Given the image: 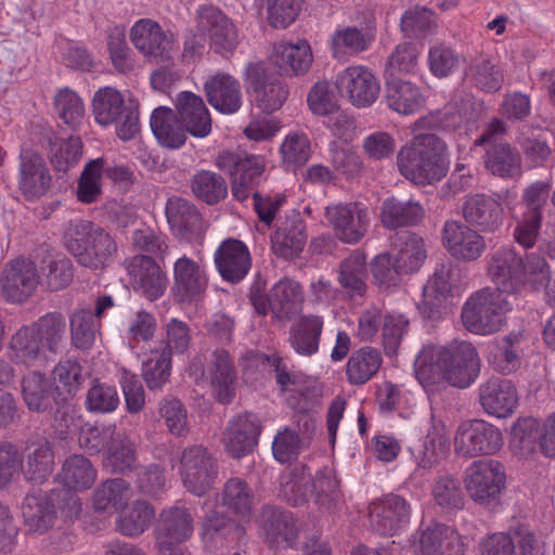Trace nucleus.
I'll return each instance as SVG.
<instances>
[{"label":"nucleus","instance_id":"obj_33","mask_svg":"<svg viewBox=\"0 0 555 555\" xmlns=\"http://www.w3.org/2000/svg\"><path fill=\"white\" fill-rule=\"evenodd\" d=\"M305 294L295 280L284 278L276 282L269 294L271 312L280 321H289L302 310Z\"/></svg>","mask_w":555,"mask_h":555},{"label":"nucleus","instance_id":"obj_34","mask_svg":"<svg viewBox=\"0 0 555 555\" xmlns=\"http://www.w3.org/2000/svg\"><path fill=\"white\" fill-rule=\"evenodd\" d=\"M465 80L481 92L495 93L504 85V72L493 57L478 54L467 64Z\"/></svg>","mask_w":555,"mask_h":555},{"label":"nucleus","instance_id":"obj_12","mask_svg":"<svg viewBox=\"0 0 555 555\" xmlns=\"http://www.w3.org/2000/svg\"><path fill=\"white\" fill-rule=\"evenodd\" d=\"M17 190L28 202H37L52 186V175L44 157L33 149H22L16 173Z\"/></svg>","mask_w":555,"mask_h":555},{"label":"nucleus","instance_id":"obj_3","mask_svg":"<svg viewBox=\"0 0 555 555\" xmlns=\"http://www.w3.org/2000/svg\"><path fill=\"white\" fill-rule=\"evenodd\" d=\"M488 276L501 294H518L527 284H542L550 278V267L537 253L518 255L512 247H501L488 259Z\"/></svg>","mask_w":555,"mask_h":555},{"label":"nucleus","instance_id":"obj_4","mask_svg":"<svg viewBox=\"0 0 555 555\" xmlns=\"http://www.w3.org/2000/svg\"><path fill=\"white\" fill-rule=\"evenodd\" d=\"M444 150V142L436 134L415 135L398 152L399 171L408 180L418 185L438 182L448 172Z\"/></svg>","mask_w":555,"mask_h":555},{"label":"nucleus","instance_id":"obj_43","mask_svg":"<svg viewBox=\"0 0 555 555\" xmlns=\"http://www.w3.org/2000/svg\"><path fill=\"white\" fill-rule=\"evenodd\" d=\"M151 129L158 142L168 149H179L186 140V130L176 112L166 106L155 108L151 115Z\"/></svg>","mask_w":555,"mask_h":555},{"label":"nucleus","instance_id":"obj_49","mask_svg":"<svg viewBox=\"0 0 555 555\" xmlns=\"http://www.w3.org/2000/svg\"><path fill=\"white\" fill-rule=\"evenodd\" d=\"M166 217L172 231L186 237L201 229L202 216L190 201L173 196L167 201Z\"/></svg>","mask_w":555,"mask_h":555},{"label":"nucleus","instance_id":"obj_11","mask_svg":"<svg viewBox=\"0 0 555 555\" xmlns=\"http://www.w3.org/2000/svg\"><path fill=\"white\" fill-rule=\"evenodd\" d=\"M464 482L470 498L487 505L495 501L504 488V466L492 459L474 461L465 470Z\"/></svg>","mask_w":555,"mask_h":555},{"label":"nucleus","instance_id":"obj_15","mask_svg":"<svg viewBox=\"0 0 555 555\" xmlns=\"http://www.w3.org/2000/svg\"><path fill=\"white\" fill-rule=\"evenodd\" d=\"M197 30L208 37L210 48L221 54H231L240 39L235 25L219 8L202 5L196 11Z\"/></svg>","mask_w":555,"mask_h":555},{"label":"nucleus","instance_id":"obj_55","mask_svg":"<svg viewBox=\"0 0 555 555\" xmlns=\"http://www.w3.org/2000/svg\"><path fill=\"white\" fill-rule=\"evenodd\" d=\"M190 186L193 195L209 206L220 203L228 195L225 179L220 173L210 170L195 172Z\"/></svg>","mask_w":555,"mask_h":555},{"label":"nucleus","instance_id":"obj_45","mask_svg":"<svg viewBox=\"0 0 555 555\" xmlns=\"http://www.w3.org/2000/svg\"><path fill=\"white\" fill-rule=\"evenodd\" d=\"M323 319L319 315L308 314L300 317L289 330L292 348L300 356L310 357L318 352Z\"/></svg>","mask_w":555,"mask_h":555},{"label":"nucleus","instance_id":"obj_37","mask_svg":"<svg viewBox=\"0 0 555 555\" xmlns=\"http://www.w3.org/2000/svg\"><path fill=\"white\" fill-rule=\"evenodd\" d=\"M208 373L214 396L220 403H229L235 395V372L233 360L224 349L212 353Z\"/></svg>","mask_w":555,"mask_h":555},{"label":"nucleus","instance_id":"obj_39","mask_svg":"<svg viewBox=\"0 0 555 555\" xmlns=\"http://www.w3.org/2000/svg\"><path fill=\"white\" fill-rule=\"evenodd\" d=\"M380 222L388 229L413 227L425 217L424 207L414 199L386 198L380 206Z\"/></svg>","mask_w":555,"mask_h":555},{"label":"nucleus","instance_id":"obj_56","mask_svg":"<svg viewBox=\"0 0 555 555\" xmlns=\"http://www.w3.org/2000/svg\"><path fill=\"white\" fill-rule=\"evenodd\" d=\"M372 38L357 27L337 29L331 37L332 55L339 61L359 54L369 49Z\"/></svg>","mask_w":555,"mask_h":555},{"label":"nucleus","instance_id":"obj_50","mask_svg":"<svg viewBox=\"0 0 555 555\" xmlns=\"http://www.w3.org/2000/svg\"><path fill=\"white\" fill-rule=\"evenodd\" d=\"M46 354L62 352L65 343L66 323L59 312H49L30 324Z\"/></svg>","mask_w":555,"mask_h":555},{"label":"nucleus","instance_id":"obj_25","mask_svg":"<svg viewBox=\"0 0 555 555\" xmlns=\"http://www.w3.org/2000/svg\"><path fill=\"white\" fill-rule=\"evenodd\" d=\"M410 505L400 495L387 494L369 507L372 527L384 535H392L410 520Z\"/></svg>","mask_w":555,"mask_h":555},{"label":"nucleus","instance_id":"obj_32","mask_svg":"<svg viewBox=\"0 0 555 555\" xmlns=\"http://www.w3.org/2000/svg\"><path fill=\"white\" fill-rule=\"evenodd\" d=\"M271 61L281 75L292 77L307 73L311 67L313 55L306 40L297 43L280 41L273 46Z\"/></svg>","mask_w":555,"mask_h":555},{"label":"nucleus","instance_id":"obj_10","mask_svg":"<svg viewBox=\"0 0 555 555\" xmlns=\"http://www.w3.org/2000/svg\"><path fill=\"white\" fill-rule=\"evenodd\" d=\"M504 444L502 431L483 420L462 423L454 436V451L462 457L492 455Z\"/></svg>","mask_w":555,"mask_h":555},{"label":"nucleus","instance_id":"obj_9","mask_svg":"<svg viewBox=\"0 0 555 555\" xmlns=\"http://www.w3.org/2000/svg\"><path fill=\"white\" fill-rule=\"evenodd\" d=\"M179 473L184 488L202 496L212 488L218 477V462L206 447L193 444L182 450Z\"/></svg>","mask_w":555,"mask_h":555},{"label":"nucleus","instance_id":"obj_8","mask_svg":"<svg viewBox=\"0 0 555 555\" xmlns=\"http://www.w3.org/2000/svg\"><path fill=\"white\" fill-rule=\"evenodd\" d=\"M92 113L99 125H115L116 133L122 141L133 139L140 131L139 102L133 98L125 99L113 87H103L95 91Z\"/></svg>","mask_w":555,"mask_h":555},{"label":"nucleus","instance_id":"obj_20","mask_svg":"<svg viewBox=\"0 0 555 555\" xmlns=\"http://www.w3.org/2000/svg\"><path fill=\"white\" fill-rule=\"evenodd\" d=\"M441 240L448 253L461 261H475L487 249L486 240L479 231L456 220L444 222Z\"/></svg>","mask_w":555,"mask_h":555},{"label":"nucleus","instance_id":"obj_51","mask_svg":"<svg viewBox=\"0 0 555 555\" xmlns=\"http://www.w3.org/2000/svg\"><path fill=\"white\" fill-rule=\"evenodd\" d=\"M382 363V354L376 348L366 346L353 351L346 364L348 383L353 386L364 385L378 373Z\"/></svg>","mask_w":555,"mask_h":555},{"label":"nucleus","instance_id":"obj_61","mask_svg":"<svg viewBox=\"0 0 555 555\" xmlns=\"http://www.w3.org/2000/svg\"><path fill=\"white\" fill-rule=\"evenodd\" d=\"M449 448V438L444 424L434 422L424 438L420 466L431 468L437 465L448 455Z\"/></svg>","mask_w":555,"mask_h":555},{"label":"nucleus","instance_id":"obj_57","mask_svg":"<svg viewBox=\"0 0 555 555\" xmlns=\"http://www.w3.org/2000/svg\"><path fill=\"white\" fill-rule=\"evenodd\" d=\"M310 485L311 498L320 508L331 511L340 502L341 491L334 469H319L313 478L310 477Z\"/></svg>","mask_w":555,"mask_h":555},{"label":"nucleus","instance_id":"obj_42","mask_svg":"<svg viewBox=\"0 0 555 555\" xmlns=\"http://www.w3.org/2000/svg\"><path fill=\"white\" fill-rule=\"evenodd\" d=\"M387 106L402 115L414 114L425 104V96L418 86L408 80L392 79L386 82Z\"/></svg>","mask_w":555,"mask_h":555},{"label":"nucleus","instance_id":"obj_40","mask_svg":"<svg viewBox=\"0 0 555 555\" xmlns=\"http://www.w3.org/2000/svg\"><path fill=\"white\" fill-rule=\"evenodd\" d=\"M423 555H464L462 537L451 527L435 525L428 527L421 535Z\"/></svg>","mask_w":555,"mask_h":555},{"label":"nucleus","instance_id":"obj_60","mask_svg":"<svg viewBox=\"0 0 555 555\" xmlns=\"http://www.w3.org/2000/svg\"><path fill=\"white\" fill-rule=\"evenodd\" d=\"M399 241L398 251L393 255L399 270L404 274L418 271L427 257L425 241L414 233H406Z\"/></svg>","mask_w":555,"mask_h":555},{"label":"nucleus","instance_id":"obj_52","mask_svg":"<svg viewBox=\"0 0 555 555\" xmlns=\"http://www.w3.org/2000/svg\"><path fill=\"white\" fill-rule=\"evenodd\" d=\"M23 398L30 411L44 412L60 398L44 374L31 372L22 382Z\"/></svg>","mask_w":555,"mask_h":555},{"label":"nucleus","instance_id":"obj_31","mask_svg":"<svg viewBox=\"0 0 555 555\" xmlns=\"http://www.w3.org/2000/svg\"><path fill=\"white\" fill-rule=\"evenodd\" d=\"M208 103L222 114L236 113L242 104V89L238 80L227 73H218L204 85Z\"/></svg>","mask_w":555,"mask_h":555},{"label":"nucleus","instance_id":"obj_7","mask_svg":"<svg viewBox=\"0 0 555 555\" xmlns=\"http://www.w3.org/2000/svg\"><path fill=\"white\" fill-rule=\"evenodd\" d=\"M511 310L512 306L505 295L491 287H483L468 297L462 307L461 318L468 332L486 336L503 328Z\"/></svg>","mask_w":555,"mask_h":555},{"label":"nucleus","instance_id":"obj_59","mask_svg":"<svg viewBox=\"0 0 555 555\" xmlns=\"http://www.w3.org/2000/svg\"><path fill=\"white\" fill-rule=\"evenodd\" d=\"M155 518V509L151 503L137 500L124 512L116 521L117 530L126 537L142 534Z\"/></svg>","mask_w":555,"mask_h":555},{"label":"nucleus","instance_id":"obj_19","mask_svg":"<svg viewBox=\"0 0 555 555\" xmlns=\"http://www.w3.org/2000/svg\"><path fill=\"white\" fill-rule=\"evenodd\" d=\"M336 87L357 107L371 106L378 99L380 92L377 76L362 65L349 66L344 69L337 76Z\"/></svg>","mask_w":555,"mask_h":555},{"label":"nucleus","instance_id":"obj_17","mask_svg":"<svg viewBox=\"0 0 555 555\" xmlns=\"http://www.w3.org/2000/svg\"><path fill=\"white\" fill-rule=\"evenodd\" d=\"M0 283L2 295L7 301L25 302L39 284V273L36 263L26 257H16L5 263Z\"/></svg>","mask_w":555,"mask_h":555},{"label":"nucleus","instance_id":"obj_1","mask_svg":"<svg viewBox=\"0 0 555 555\" xmlns=\"http://www.w3.org/2000/svg\"><path fill=\"white\" fill-rule=\"evenodd\" d=\"M478 353L468 341L453 343L449 347L428 345L415 359V373L424 387L447 382L457 388L468 387L478 375Z\"/></svg>","mask_w":555,"mask_h":555},{"label":"nucleus","instance_id":"obj_54","mask_svg":"<svg viewBox=\"0 0 555 555\" xmlns=\"http://www.w3.org/2000/svg\"><path fill=\"white\" fill-rule=\"evenodd\" d=\"M222 504L242 519H248L255 505V492L240 477H232L223 486Z\"/></svg>","mask_w":555,"mask_h":555},{"label":"nucleus","instance_id":"obj_5","mask_svg":"<svg viewBox=\"0 0 555 555\" xmlns=\"http://www.w3.org/2000/svg\"><path fill=\"white\" fill-rule=\"evenodd\" d=\"M64 242L77 262L92 270L109 266L117 254L114 237L102 227L85 219L69 222Z\"/></svg>","mask_w":555,"mask_h":555},{"label":"nucleus","instance_id":"obj_23","mask_svg":"<svg viewBox=\"0 0 555 555\" xmlns=\"http://www.w3.org/2000/svg\"><path fill=\"white\" fill-rule=\"evenodd\" d=\"M260 433L261 423L257 415L253 413L236 415L223 431L224 450L234 459L244 457L257 446Z\"/></svg>","mask_w":555,"mask_h":555},{"label":"nucleus","instance_id":"obj_21","mask_svg":"<svg viewBox=\"0 0 555 555\" xmlns=\"http://www.w3.org/2000/svg\"><path fill=\"white\" fill-rule=\"evenodd\" d=\"M134 292L150 301L160 298L168 286V278L160 266L149 255H137L126 266Z\"/></svg>","mask_w":555,"mask_h":555},{"label":"nucleus","instance_id":"obj_26","mask_svg":"<svg viewBox=\"0 0 555 555\" xmlns=\"http://www.w3.org/2000/svg\"><path fill=\"white\" fill-rule=\"evenodd\" d=\"M214 262L222 280L234 284L247 275L251 258L245 243L236 238H225L217 247Z\"/></svg>","mask_w":555,"mask_h":555},{"label":"nucleus","instance_id":"obj_18","mask_svg":"<svg viewBox=\"0 0 555 555\" xmlns=\"http://www.w3.org/2000/svg\"><path fill=\"white\" fill-rule=\"evenodd\" d=\"M460 268L451 261L439 263L423 287V298L417 308L426 319H436L452 288L460 280Z\"/></svg>","mask_w":555,"mask_h":555},{"label":"nucleus","instance_id":"obj_38","mask_svg":"<svg viewBox=\"0 0 555 555\" xmlns=\"http://www.w3.org/2000/svg\"><path fill=\"white\" fill-rule=\"evenodd\" d=\"M39 282L47 291L57 292L66 288L74 279V267L64 255L44 250L39 263Z\"/></svg>","mask_w":555,"mask_h":555},{"label":"nucleus","instance_id":"obj_46","mask_svg":"<svg viewBox=\"0 0 555 555\" xmlns=\"http://www.w3.org/2000/svg\"><path fill=\"white\" fill-rule=\"evenodd\" d=\"M96 475V469L89 459L74 454L65 459L56 479L66 487V490L85 491L94 485Z\"/></svg>","mask_w":555,"mask_h":555},{"label":"nucleus","instance_id":"obj_29","mask_svg":"<svg viewBox=\"0 0 555 555\" xmlns=\"http://www.w3.org/2000/svg\"><path fill=\"white\" fill-rule=\"evenodd\" d=\"M180 124L186 132L196 138H205L211 131V117L204 100L191 92H180L175 102Z\"/></svg>","mask_w":555,"mask_h":555},{"label":"nucleus","instance_id":"obj_64","mask_svg":"<svg viewBox=\"0 0 555 555\" xmlns=\"http://www.w3.org/2000/svg\"><path fill=\"white\" fill-rule=\"evenodd\" d=\"M85 404L91 413L109 414L118 409L120 398L115 386L96 379L87 391Z\"/></svg>","mask_w":555,"mask_h":555},{"label":"nucleus","instance_id":"obj_2","mask_svg":"<svg viewBox=\"0 0 555 555\" xmlns=\"http://www.w3.org/2000/svg\"><path fill=\"white\" fill-rule=\"evenodd\" d=\"M216 166L230 175L233 197L245 202L253 197L254 208L264 224L273 221L283 199L281 197H262L255 191L264 169L263 158L257 155L224 151L216 158Z\"/></svg>","mask_w":555,"mask_h":555},{"label":"nucleus","instance_id":"obj_28","mask_svg":"<svg viewBox=\"0 0 555 555\" xmlns=\"http://www.w3.org/2000/svg\"><path fill=\"white\" fill-rule=\"evenodd\" d=\"M479 402L487 414L505 418L517 406V390L511 380L492 377L479 386Z\"/></svg>","mask_w":555,"mask_h":555},{"label":"nucleus","instance_id":"obj_27","mask_svg":"<svg viewBox=\"0 0 555 555\" xmlns=\"http://www.w3.org/2000/svg\"><path fill=\"white\" fill-rule=\"evenodd\" d=\"M55 456L51 442L47 438L28 441L21 455L23 476L27 481L42 485L52 475Z\"/></svg>","mask_w":555,"mask_h":555},{"label":"nucleus","instance_id":"obj_13","mask_svg":"<svg viewBox=\"0 0 555 555\" xmlns=\"http://www.w3.org/2000/svg\"><path fill=\"white\" fill-rule=\"evenodd\" d=\"M325 219L335 236L345 244H358L370 227L367 208L357 202L326 206Z\"/></svg>","mask_w":555,"mask_h":555},{"label":"nucleus","instance_id":"obj_36","mask_svg":"<svg viewBox=\"0 0 555 555\" xmlns=\"http://www.w3.org/2000/svg\"><path fill=\"white\" fill-rule=\"evenodd\" d=\"M262 528L271 547L291 546L297 538L293 514L281 507L267 506L261 513Z\"/></svg>","mask_w":555,"mask_h":555},{"label":"nucleus","instance_id":"obj_16","mask_svg":"<svg viewBox=\"0 0 555 555\" xmlns=\"http://www.w3.org/2000/svg\"><path fill=\"white\" fill-rule=\"evenodd\" d=\"M244 78L253 91L257 107L267 114L280 109L288 98L286 85L268 72L261 62L249 63Z\"/></svg>","mask_w":555,"mask_h":555},{"label":"nucleus","instance_id":"obj_48","mask_svg":"<svg viewBox=\"0 0 555 555\" xmlns=\"http://www.w3.org/2000/svg\"><path fill=\"white\" fill-rule=\"evenodd\" d=\"M131 496L132 489L129 481L122 478H109L95 488L92 503L98 512L114 513L125 507Z\"/></svg>","mask_w":555,"mask_h":555},{"label":"nucleus","instance_id":"obj_14","mask_svg":"<svg viewBox=\"0 0 555 555\" xmlns=\"http://www.w3.org/2000/svg\"><path fill=\"white\" fill-rule=\"evenodd\" d=\"M133 47L150 62H166L172 59L176 38L152 18L137 21L130 29Z\"/></svg>","mask_w":555,"mask_h":555},{"label":"nucleus","instance_id":"obj_63","mask_svg":"<svg viewBox=\"0 0 555 555\" xmlns=\"http://www.w3.org/2000/svg\"><path fill=\"white\" fill-rule=\"evenodd\" d=\"M104 465L114 474L128 475L139 467L135 443L126 435L117 437L104 460Z\"/></svg>","mask_w":555,"mask_h":555},{"label":"nucleus","instance_id":"obj_6","mask_svg":"<svg viewBox=\"0 0 555 555\" xmlns=\"http://www.w3.org/2000/svg\"><path fill=\"white\" fill-rule=\"evenodd\" d=\"M56 511L66 519L77 518L81 513L80 499L73 491L54 489L49 493H28L22 504L26 527L37 533H43L53 526Z\"/></svg>","mask_w":555,"mask_h":555},{"label":"nucleus","instance_id":"obj_53","mask_svg":"<svg viewBox=\"0 0 555 555\" xmlns=\"http://www.w3.org/2000/svg\"><path fill=\"white\" fill-rule=\"evenodd\" d=\"M366 260L364 255L353 251L344 259L338 269V283L350 297H362L366 292Z\"/></svg>","mask_w":555,"mask_h":555},{"label":"nucleus","instance_id":"obj_35","mask_svg":"<svg viewBox=\"0 0 555 555\" xmlns=\"http://www.w3.org/2000/svg\"><path fill=\"white\" fill-rule=\"evenodd\" d=\"M525 335L522 332H512L496 339L494 350L488 356L492 369L503 375L515 373L521 367Z\"/></svg>","mask_w":555,"mask_h":555},{"label":"nucleus","instance_id":"obj_62","mask_svg":"<svg viewBox=\"0 0 555 555\" xmlns=\"http://www.w3.org/2000/svg\"><path fill=\"white\" fill-rule=\"evenodd\" d=\"M105 160L102 157L92 159L85 165L78 179L76 195L83 204L96 203L102 195V175Z\"/></svg>","mask_w":555,"mask_h":555},{"label":"nucleus","instance_id":"obj_41","mask_svg":"<svg viewBox=\"0 0 555 555\" xmlns=\"http://www.w3.org/2000/svg\"><path fill=\"white\" fill-rule=\"evenodd\" d=\"M305 223L299 215L287 218L272 235V251L284 259L297 257L306 242Z\"/></svg>","mask_w":555,"mask_h":555},{"label":"nucleus","instance_id":"obj_47","mask_svg":"<svg viewBox=\"0 0 555 555\" xmlns=\"http://www.w3.org/2000/svg\"><path fill=\"white\" fill-rule=\"evenodd\" d=\"M9 349L10 358L15 363L34 366L44 364L48 361V356L30 325L22 326L11 337Z\"/></svg>","mask_w":555,"mask_h":555},{"label":"nucleus","instance_id":"obj_44","mask_svg":"<svg viewBox=\"0 0 555 555\" xmlns=\"http://www.w3.org/2000/svg\"><path fill=\"white\" fill-rule=\"evenodd\" d=\"M521 156L511 144L490 145L485 155V166L493 176L503 179L518 178L522 173Z\"/></svg>","mask_w":555,"mask_h":555},{"label":"nucleus","instance_id":"obj_22","mask_svg":"<svg viewBox=\"0 0 555 555\" xmlns=\"http://www.w3.org/2000/svg\"><path fill=\"white\" fill-rule=\"evenodd\" d=\"M172 274V292L180 302H193L204 297L208 288V275L199 261L183 255L175 261Z\"/></svg>","mask_w":555,"mask_h":555},{"label":"nucleus","instance_id":"obj_30","mask_svg":"<svg viewBox=\"0 0 555 555\" xmlns=\"http://www.w3.org/2000/svg\"><path fill=\"white\" fill-rule=\"evenodd\" d=\"M193 522L192 514L184 506L164 509L155 530L156 545H179L192 535Z\"/></svg>","mask_w":555,"mask_h":555},{"label":"nucleus","instance_id":"obj_58","mask_svg":"<svg viewBox=\"0 0 555 555\" xmlns=\"http://www.w3.org/2000/svg\"><path fill=\"white\" fill-rule=\"evenodd\" d=\"M70 339L75 348L90 349L100 333L101 322L88 308H78L69 317Z\"/></svg>","mask_w":555,"mask_h":555},{"label":"nucleus","instance_id":"obj_24","mask_svg":"<svg viewBox=\"0 0 555 555\" xmlns=\"http://www.w3.org/2000/svg\"><path fill=\"white\" fill-rule=\"evenodd\" d=\"M462 215L468 225L482 233H495L504 221L502 204L486 194L466 196L462 205Z\"/></svg>","mask_w":555,"mask_h":555}]
</instances>
